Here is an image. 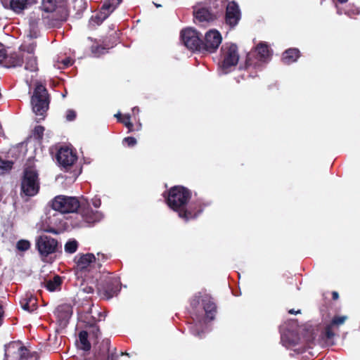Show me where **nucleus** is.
I'll return each mask as SVG.
<instances>
[{
  "label": "nucleus",
  "mask_w": 360,
  "mask_h": 360,
  "mask_svg": "<svg viewBox=\"0 0 360 360\" xmlns=\"http://www.w3.org/2000/svg\"><path fill=\"white\" fill-rule=\"evenodd\" d=\"M166 201L168 206L185 221L195 219L206 205L201 199L192 198L191 191L181 186L170 188Z\"/></svg>",
  "instance_id": "f257e3e1"
},
{
  "label": "nucleus",
  "mask_w": 360,
  "mask_h": 360,
  "mask_svg": "<svg viewBox=\"0 0 360 360\" xmlns=\"http://www.w3.org/2000/svg\"><path fill=\"white\" fill-rule=\"evenodd\" d=\"M191 304L193 309H198L202 305L205 313V317H200L196 315L194 319L195 323L190 326V330L193 335L202 338L207 329V322L214 319L216 305L209 295L204 294L202 295L200 292L194 295L191 301Z\"/></svg>",
  "instance_id": "f03ea898"
},
{
  "label": "nucleus",
  "mask_w": 360,
  "mask_h": 360,
  "mask_svg": "<svg viewBox=\"0 0 360 360\" xmlns=\"http://www.w3.org/2000/svg\"><path fill=\"white\" fill-rule=\"evenodd\" d=\"M50 98L45 86L37 83L31 97L32 110L36 115L40 116L39 120H44L49 108Z\"/></svg>",
  "instance_id": "7ed1b4c3"
},
{
  "label": "nucleus",
  "mask_w": 360,
  "mask_h": 360,
  "mask_svg": "<svg viewBox=\"0 0 360 360\" xmlns=\"http://www.w3.org/2000/svg\"><path fill=\"white\" fill-rule=\"evenodd\" d=\"M39 191V179L37 170L33 165H25L21 181V193L32 197Z\"/></svg>",
  "instance_id": "20e7f679"
},
{
  "label": "nucleus",
  "mask_w": 360,
  "mask_h": 360,
  "mask_svg": "<svg viewBox=\"0 0 360 360\" xmlns=\"http://www.w3.org/2000/svg\"><path fill=\"white\" fill-rule=\"evenodd\" d=\"M239 60L237 46L232 43H225L221 49L220 71L227 74L232 70Z\"/></svg>",
  "instance_id": "39448f33"
},
{
  "label": "nucleus",
  "mask_w": 360,
  "mask_h": 360,
  "mask_svg": "<svg viewBox=\"0 0 360 360\" xmlns=\"http://www.w3.org/2000/svg\"><path fill=\"white\" fill-rule=\"evenodd\" d=\"M51 207L60 214L73 213L77 212L80 202L76 197L59 195L51 200Z\"/></svg>",
  "instance_id": "423d86ee"
},
{
  "label": "nucleus",
  "mask_w": 360,
  "mask_h": 360,
  "mask_svg": "<svg viewBox=\"0 0 360 360\" xmlns=\"http://www.w3.org/2000/svg\"><path fill=\"white\" fill-rule=\"evenodd\" d=\"M270 56L269 49L266 44L260 43L254 52L249 53L246 59V69H261Z\"/></svg>",
  "instance_id": "0eeeda50"
},
{
  "label": "nucleus",
  "mask_w": 360,
  "mask_h": 360,
  "mask_svg": "<svg viewBox=\"0 0 360 360\" xmlns=\"http://www.w3.org/2000/svg\"><path fill=\"white\" fill-rule=\"evenodd\" d=\"M121 290V282L118 277L108 276L98 287L99 295L105 300L116 296Z\"/></svg>",
  "instance_id": "6e6552de"
},
{
  "label": "nucleus",
  "mask_w": 360,
  "mask_h": 360,
  "mask_svg": "<svg viewBox=\"0 0 360 360\" xmlns=\"http://www.w3.org/2000/svg\"><path fill=\"white\" fill-rule=\"evenodd\" d=\"M181 39L184 46L191 51H203L202 39L200 33L195 29L188 27L181 32Z\"/></svg>",
  "instance_id": "1a4fd4ad"
},
{
  "label": "nucleus",
  "mask_w": 360,
  "mask_h": 360,
  "mask_svg": "<svg viewBox=\"0 0 360 360\" xmlns=\"http://www.w3.org/2000/svg\"><path fill=\"white\" fill-rule=\"evenodd\" d=\"M116 348L110 349V340L103 339L101 342L94 343V360H117Z\"/></svg>",
  "instance_id": "9d476101"
},
{
  "label": "nucleus",
  "mask_w": 360,
  "mask_h": 360,
  "mask_svg": "<svg viewBox=\"0 0 360 360\" xmlns=\"http://www.w3.org/2000/svg\"><path fill=\"white\" fill-rule=\"evenodd\" d=\"M58 245V240L51 236L43 235L36 239V248L42 257H46L49 255L56 252Z\"/></svg>",
  "instance_id": "9b49d317"
},
{
  "label": "nucleus",
  "mask_w": 360,
  "mask_h": 360,
  "mask_svg": "<svg viewBox=\"0 0 360 360\" xmlns=\"http://www.w3.org/2000/svg\"><path fill=\"white\" fill-rule=\"evenodd\" d=\"M290 327L288 328L286 323L280 327L281 340L283 346L290 347L297 344L299 338L297 335V322L295 320L290 321Z\"/></svg>",
  "instance_id": "f8f14e48"
},
{
  "label": "nucleus",
  "mask_w": 360,
  "mask_h": 360,
  "mask_svg": "<svg viewBox=\"0 0 360 360\" xmlns=\"http://www.w3.org/2000/svg\"><path fill=\"white\" fill-rule=\"evenodd\" d=\"M222 41V37L217 30H210L207 31L204 39L202 40L203 51L213 53L217 51Z\"/></svg>",
  "instance_id": "ddd939ff"
},
{
  "label": "nucleus",
  "mask_w": 360,
  "mask_h": 360,
  "mask_svg": "<svg viewBox=\"0 0 360 360\" xmlns=\"http://www.w3.org/2000/svg\"><path fill=\"white\" fill-rule=\"evenodd\" d=\"M56 158L60 166L68 169L76 162L77 156L70 148L63 147L58 150Z\"/></svg>",
  "instance_id": "4468645a"
},
{
  "label": "nucleus",
  "mask_w": 360,
  "mask_h": 360,
  "mask_svg": "<svg viewBox=\"0 0 360 360\" xmlns=\"http://www.w3.org/2000/svg\"><path fill=\"white\" fill-rule=\"evenodd\" d=\"M79 209V216L82 219L78 224L79 226H84V224H94L100 221L101 218V214L98 211H94L89 205L86 207L80 205Z\"/></svg>",
  "instance_id": "2eb2a0df"
},
{
  "label": "nucleus",
  "mask_w": 360,
  "mask_h": 360,
  "mask_svg": "<svg viewBox=\"0 0 360 360\" xmlns=\"http://www.w3.org/2000/svg\"><path fill=\"white\" fill-rule=\"evenodd\" d=\"M76 262V271L83 272L85 271H90L92 266L96 263V259L94 254L86 253L77 255L75 259Z\"/></svg>",
  "instance_id": "dca6fc26"
},
{
  "label": "nucleus",
  "mask_w": 360,
  "mask_h": 360,
  "mask_svg": "<svg viewBox=\"0 0 360 360\" xmlns=\"http://www.w3.org/2000/svg\"><path fill=\"white\" fill-rule=\"evenodd\" d=\"M240 19V11L235 1H231L226 6V22L231 27L236 26Z\"/></svg>",
  "instance_id": "f3484780"
},
{
  "label": "nucleus",
  "mask_w": 360,
  "mask_h": 360,
  "mask_svg": "<svg viewBox=\"0 0 360 360\" xmlns=\"http://www.w3.org/2000/svg\"><path fill=\"white\" fill-rule=\"evenodd\" d=\"M193 14L195 20L200 22H209L214 19L212 13L201 4H198L193 8Z\"/></svg>",
  "instance_id": "a211bd4d"
},
{
  "label": "nucleus",
  "mask_w": 360,
  "mask_h": 360,
  "mask_svg": "<svg viewBox=\"0 0 360 360\" xmlns=\"http://www.w3.org/2000/svg\"><path fill=\"white\" fill-rule=\"evenodd\" d=\"M25 57V52H12L8 55L4 66L6 68H15L18 66H21L24 63Z\"/></svg>",
  "instance_id": "6ab92c4d"
},
{
  "label": "nucleus",
  "mask_w": 360,
  "mask_h": 360,
  "mask_svg": "<svg viewBox=\"0 0 360 360\" xmlns=\"http://www.w3.org/2000/svg\"><path fill=\"white\" fill-rule=\"evenodd\" d=\"M21 307L28 312H32L37 308V299L32 294H25L20 300Z\"/></svg>",
  "instance_id": "aec40b11"
},
{
  "label": "nucleus",
  "mask_w": 360,
  "mask_h": 360,
  "mask_svg": "<svg viewBox=\"0 0 360 360\" xmlns=\"http://www.w3.org/2000/svg\"><path fill=\"white\" fill-rule=\"evenodd\" d=\"M25 69L30 72H37L38 70L37 60L34 56L33 49H30L25 53L24 58Z\"/></svg>",
  "instance_id": "412c9836"
},
{
  "label": "nucleus",
  "mask_w": 360,
  "mask_h": 360,
  "mask_svg": "<svg viewBox=\"0 0 360 360\" xmlns=\"http://www.w3.org/2000/svg\"><path fill=\"white\" fill-rule=\"evenodd\" d=\"M60 216V213H54L52 216L48 217L46 222L49 225L45 229L46 232L54 234L58 233L57 226L61 224V219L59 218Z\"/></svg>",
  "instance_id": "4be33fe9"
},
{
  "label": "nucleus",
  "mask_w": 360,
  "mask_h": 360,
  "mask_svg": "<svg viewBox=\"0 0 360 360\" xmlns=\"http://www.w3.org/2000/svg\"><path fill=\"white\" fill-rule=\"evenodd\" d=\"M112 12L109 8L104 9V5L103 4L100 13L91 18L90 23L93 25H101Z\"/></svg>",
  "instance_id": "5701e85b"
},
{
  "label": "nucleus",
  "mask_w": 360,
  "mask_h": 360,
  "mask_svg": "<svg viewBox=\"0 0 360 360\" xmlns=\"http://www.w3.org/2000/svg\"><path fill=\"white\" fill-rule=\"evenodd\" d=\"M299 50L297 49H289L283 54L282 60L285 64H290L297 60L299 57Z\"/></svg>",
  "instance_id": "b1692460"
},
{
  "label": "nucleus",
  "mask_w": 360,
  "mask_h": 360,
  "mask_svg": "<svg viewBox=\"0 0 360 360\" xmlns=\"http://www.w3.org/2000/svg\"><path fill=\"white\" fill-rule=\"evenodd\" d=\"M115 117H117L119 122L123 124L127 128L128 132L134 131V124L131 122V115L129 114H124L122 115L119 112L115 114Z\"/></svg>",
  "instance_id": "393cba45"
},
{
  "label": "nucleus",
  "mask_w": 360,
  "mask_h": 360,
  "mask_svg": "<svg viewBox=\"0 0 360 360\" xmlns=\"http://www.w3.org/2000/svg\"><path fill=\"white\" fill-rule=\"evenodd\" d=\"M61 284V277L58 275H56L52 279H50L44 283V286L50 292H53L57 289H60Z\"/></svg>",
  "instance_id": "a878e982"
},
{
  "label": "nucleus",
  "mask_w": 360,
  "mask_h": 360,
  "mask_svg": "<svg viewBox=\"0 0 360 360\" xmlns=\"http://www.w3.org/2000/svg\"><path fill=\"white\" fill-rule=\"evenodd\" d=\"M28 0H11L10 8L16 13H21L27 8Z\"/></svg>",
  "instance_id": "bb28decb"
},
{
  "label": "nucleus",
  "mask_w": 360,
  "mask_h": 360,
  "mask_svg": "<svg viewBox=\"0 0 360 360\" xmlns=\"http://www.w3.org/2000/svg\"><path fill=\"white\" fill-rule=\"evenodd\" d=\"M88 332L86 330H82L79 333V347L84 351H89L91 349V343L88 340Z\"/></svg>",
  "instance_id": "cd10ccee"
},
{
  "label": "nucleus",
  "mask_w": 360,
  "mask_h": 360,
  "mask_svg": "<svg viewBox=\"0 0 360 360\" xmlns=\"http://www.w3.org/2000/svg\"><path fill=\"white\" fill-rule=\"evenodd\" d=\"M72 310L69 306L62 305L57 308V316L58 319L63 320H68L70 318Z\"/></svg>",
  "instance_id": "c85d7f7f"
},
{
  "label": "nucleus",
  "mask_w": 360,
  "mask_h": 360,
  "mask_svg": "<svg viewBox=\"0 0 360 360\" xmlns=\"http://www.w3.org/2000/svg\"><path fill=\"white\" fill-rule=\"evenodd\" d=\"M57 0H42L41 8L47 13L55 11L57 6Z\"/></svg>",
  "instance_id": "c756f323"
},
{
  "label": "nucleus",
  "mask_w": 360,
  "mask_h": 360,
  "mask_svg": "<svg viewBox=\"0 0 360 360\" xmlns=\"http://www.w3.org/2000/svg\"><path fill=\"white\" fill-rule=\"evenodd\" d=\"M20 359V360H27L30 357H32L34 356L36 352L30 354L27 348L23 345L20 346L18 349Z\"/></svg>",
  "instance_id": "7c9ffc66"
},
{
  "label": "nucleus",
  "mask_w": 360,
  "mask_h": 360,
  "mask_svg": "<svg viewBox=\"0 0 360 360\" xmlns=\"http://www.w3.org/2000/svg\"><path fill=\"white\" fill-rule=\"evenodd\" d=\"M77 248H78V243L75 240H69L65 245V251L66 252L72 254L77 251Z\"/></svg>",
  "instance_id": "2f4dec72"
},
{
  "label": "nucleus",
  "mask_w": 360,
  "mask_h": 360,
  "mask_svg": "<svg viewBox=\"0 0 360 360\" xmlns=\"http://www.w3.org/2000/svg\"><path fill=\"white\" fill-rule=\"evenodd\" d=\"M31 247V244L29 240L21 239L16 243V248L18 250L24 252L28 250Z\"/></svg>",
  "instance_id": "473e14b6"
},
{
  "label": "nucleus",
  "mask_w": 360,
  "mask_h": 360,
  "mask_svg": "<svg viewBox=\"0 0 360 360\" xmlns=\"http://www.w3.org/2000/svg\"><path fill=\"white\" fill-rule=\"evenodd\" d=\"M122 0H105L104 5V9L109 8L113 11L116 7L121 3Z\"/></svg>",
  "instance_id": "72a5a7b5"
},
{
  "label": "nucleus",
  "mask_w": 360,
  "mask_h": 360,
  "mask_svg": "<svg viewBox=\"0 0 360 360\" xmlns=\"http://www.w3.org/2000/svg\"><path fill=\"white\" fill-rule=\"evenodd\" d=\"M13 166L12 160H5L0 157V169L3 171H10Z\"/></svg>",
  "instance_id": "f704fd0d"
},
{
  "label": "nucleus",
  "mask_w": 360,
  "mask_h": 360,
  "mask_svg": "<svg viewBox=\"0 0 360 360\" xmlns=\"http://www.w3.org/2000/svg\"><path fill=\"white\" fill-rule=\"evenodd\" d=\"M44 127L41 125H37L34 127L33 131V136L36 139L41 140L43 139Z\"/></svg>",
  "instance_id": "c9c22d12"
},
{
  "label": "nucleus",
  "mask_w": 360,
  "mask_h": 360,
  "mask_svg": "<svg viewBox=\"0 0 360 360\" xmlns=\"http://www.w3.org/2000/svg\"><path fill=\"white\" fill-rule=\"evenodd\" d=\"M91 50L95 56H98L104 53L105 49L100 45H94L91 46Z\"/></svg>",
  "instance_id": "e433bc0d"
},
{
  "label": "nucleus",
  "mask_w": 360,
  "mask_h": 360,
  "mask_svg": "<svg viewBox=\"0 0 360 360\" xmlns=\"http://www.w3.org/2000/svg\"><path fill=\"white\" fill-rule=\"evenodd\" d=\"M347 317L346 316H335L333 319L330 324L332 326L342 325L345 323V321L347 320Z\"/></svg>",
  "instance_id": "4c0bfd02"
},
{
  "label": "nucleus",
  "mask_w": 360,
  "mask_h": 360,
  "mask_svg": "<svg viewBox=\"0 0 360 360\" xmlns=\"http://www.w3.org/2000/svg\"><path fill=\"white\" fill-rule=\"evenodd\" d=\"M76 117L77 112H75V110L69 109L66 111L65 118L67 121L72 122L75 120Z\"/></svg>",
  "instance_id": "58836bf2"
},
{
  "label": "nucleus",
  "mask_w": 360,
  "mask_h": 360,
  "mask_svg": "<svg viewBox=\"0 0 360 360\" xmlns=\"http://www.w3.org/2000/svg\"><path fill=\"white\" fill-rule=\"evenodd\" d=\"M360 10L358 7L352 6L351 8H349L345 11V13L349 17H352L353 15H356L359 14Z\"/></svg>",
  "instance_id": "ea45409f"
},
{
  "label": "nucleus",
  "mask_w": 360,
  "mask_h": 360,
  "mask_svg": "<svg viewBox=\"0 0 360 360\" xmlns=\"http://www.w3.org/2000/svg\"><path fill=\"white\" fill-rule=\"evenodd\" d=\"M89 333L91 335L94 336L95 338H97L98 336L101 334L100 328L96 325H93L90 327Z\"/></svg>",
  "instance_id": "a19ab883"
},
{
  "label": "nucleus",
  "mask_w": 360,
  "mask_h": 360,
  "mask_svg": "<svg viewBox=\"0 0 360 360\" xmlns=\"http://www.w3.org/2000/svg\"><path fill=\"white\" fill-rule=\"evenodd\" d=\"M123 143L129 147H133L136 144V139L132 136H128L123 139Z\"/></svg>",
  "instance_id": "79ce46f5"
},
{
  "label": "nucleus",
  "mask_w": 360,
  "mask_h": 360,
  "mask_svg": "<svg viewBox=\"0 0 360 360\" xmlns=\"http://www.w3.org/2000/svg\"><path fill=\"white\" fill-rule=\"evenodd\" d=\"M8 53L5 49H1L0 50V63L2 64L4 66L5 65V63L6 62V58L8 57Z\"/></svg>",
  "instance_id": "37998d69"
},
{
  "label": "nucleus",
  "mask_w": 360,
  "mask_h": 360,
  "mask_svg": "<svg viewBox=\"0 0 360 360\" xmlns=\"http://www.w3.org/2000/svg\"><path fill=\"white\" fill-rule=\"evenodd\" d=\"M332 326L330 323L328 325L325 330V335L328 339H330L334 336V333L332 330Z\"/></svg>",
  "instance_id": "c03bdc74"
},
{
  "label": "nucleus",
  "mask_w": 360,
  "mask_h": 360,
  "mask_svg": "<svg viewBox=\"0 0 360 360\" xmlns=\"http://www.w3.org/2000/svg\"><path fill=\"white\" fill-rule=\"evenodd\" d=\"M62 64L64 68H68L72 65V60L70 58H66L62 60Z\"/></svg>",
  "instance_id": "a18cd8bd"
},
{
  "label": "nucleus",
  "mask_w": 360,
  "mask_h": 360,
  "mask_svg": "<svg viewBox=\"0 0 360 360\" xmlns=\"http://www.w3.org/2000/svg\"><path fill=\"white\" fill-rule=\"evenodd\" d=\"M98 261L100 259L105 261L108 259V257L105 254H102V253H98Z\"/></svg>",
  "instance_id": "49530a36"
},
{
  "label": "nucleus",
  "mask_w": 360,
  "mask_h": 360,
  "mask_svg": "<svg viewBox=\"0 0 360 360\" xmlns=\"http://www.w3.org/2000/svg\"><path fill=\"white\" fill-rule=\"evenodd\" d=\"M3 315H4V310H3L2 307L0 305V326L2 324V317H3Z\"/></svg>",
  "instance_id": "de8ad7c7"
},
{
  "label": "nucleus",
  "mask_w": 360,
  "mask_h": 360,
  "mask_svg": "<svg viewBox=\"0 0 360 360\" xmlns=\"http://www.w3.org/2000/svg\"><path fill=\"white\" fill-rule=\"evenodd\" d=\"M289 313L291 314H297L300 313V310L295 311L294 309H290V310H289Z\"/></svg>",
  "instance_id": "09e8293b"
},
{
  "label": "nucleus",
  "mask_w": 360,
  "mask_h": 360,
  "mask_svg": "<svg viewBox=\"0 0 360 360\" xmlns=\"http://www.w3.org/2000/svg\"><path fill=\"white\" fill-rule=\"evenodd\" d=\"M332 296L333 300H337L339 297L338 293L335 291L333 292Z\"/></svg>",
  "instance_id": "8fccbe9b"
},
{
  "label": "nucleus",
  "mask_w": 360,
  "mask_h": 360,
  "mask_svg": "<svg viewBox=\"0 0 360 360\" xmlns=\"http://www.w3.org/2000/svg\"><path fill=\"white\" fill-rule=\"evenodd\" d=\"M340 3H345L347 0H338Z\"/></svg>",
  "instance_id": "3c124183"
},
{
  "label": "nucleus",
  "mask_w": 360,
  "mask_h": 360,
  "mask_svg": "<svg viewBox=\"0 0 360 360\" xmlns=\"http://www.w3.org/2000/svg\"><path fill=\"white\" fill-rule=\"evenodd\" d=\"M93 292V290H92L91 287H89V289H88L87 292Z\"/></svg>",
  "instance_id": "603ef678"
},
{
  "label": "nucleus",
  "mask_w": 360,
  "mask_h": 360,
  "mask_svg": "<svg viewBox=\"0 0 360 360\" xmlns=\"http://www.w3.org/2000/svg\"><path fill=\"white\" fill-rule=\"evenodd\" d=\"M93 292V290H92L91 287H89V289H88L87 292Z\"/></svg>",
  "instance_id": "864d4df0"
},
{
  "label": "nucleus",
  "mask_w": 360,
  "mask_h": 360,
  "mask_svg": "<svg viewBox=\"0 0 360 360\" xmlns=\"http://www.w3.org/2000/svg\"><path fill=\"white\" fill-rule=\"evenodd\" d=\"M338 13L339 15H341V14H342V11H340V8H338Z\"/></svg>",
  "instance_id": "5fc2aeb1"
},
{
  "label": "nucleus",
  "mask_w": 360,
  "mask_h": 360,
  "mask_svg": "<svg viewBox=\"0 0 360 360\" xmlns=\"http://www.w3.org/2000/svg\"><path fill=\"white\" fill-rule=\"evenodd\" d=\"M100 203H101L100 202H98H98H96V203H94V206H95V207H98V205H100Z\"/></svg>",
  "instance_id": "6e6d98bb"
},
{
  "label": "nucleus",
  "mask_w": 360,
  "mask_h": 360,
  "mask_svg": "<svg viewBox=\"0 0 360 360\" xmlns=\"http://www.w3.org/2000/svg\"><path fill=\"white\" fill-rule=\"evenodd\" d=\"M141 124H139V128H137V129H136V130H139V129H140V128H141Z\"/></svg>",
  "instance_id": "4d7b16f0"
},
{
  "label": "nucleus",
  "mask_w": 360,
  "mask_h": 360,
  "mask_svg": "<svg viewBox=\"0 0 360 360\" xmlns=\"http://www.w3.org/2000/svg\"><path fill=\"white\" fill-rule=\"evenodd\" d=\"M98 268L101 266V264L100 263H98Z\"/></svg>",
  "instance_id": "13d9d810"
},
{
  "label": "nucleus",
  "mask_w": 360,
  "mask_h": 360,
  "mask_svg": "<svg viewBox=\"0 0 360 360\" xmlns=\"http://www.w3.org/2000/svg\"><path fill=\"white\" fill-rule=\"evenodd\" d=\"M153 4L158 8V4H156V3H153Z\"/></svg>",
  "instance_id": "bf43d9fd"
}]
</instances>
